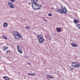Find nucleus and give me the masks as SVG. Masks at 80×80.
Segmentation results:
<instances>
[{"mask_svg":"<svg viewBox=\"0 0 80 80\" xmlns=\"http://www.w3.org/2000/svg\"><path fill=\"white\" fill-rule=\"evenodd\" d=\"M38 37H42L41 35H38Z\"/></svg>","mask_w":80,"mask_h":80,"instance_id":"nucleus-22","label":"nucleus"},{"mask_svg":"<svg viewBox=\"0 0 80 80\" xmlns=\"http://www.w3.org/2000/svg\"><path fill=\"white\" fill-rule=\"evenodd\" d=\"M13 33L14 35H15V36L17 37L18 36V32L17 31H14Z\"/></svg>","mask_w":80,"mask_h":80,"instance_id":"nucleus-10","label":"nucleus"},{"mask_svg":"<svg viewBox=\"0 0 80 80\" xmlns=\"http://www.w3.org/2000/svg\"><path fill=\"white\" fill-rule=\"evenodd\" d=\"M57 32H61L62 31H61V29L60 28H58L57 29Z\"/></svg>","mask_w":80,"mask_h":80,"instance_id":"nucleus-9","label":"nucleus"},{"mask_svg":"<svg viewBox=\"0 0 80 80\" xmlns=\"http://www.w3.org/2000/svg\"><path fill=\"white\" fill-rule=\"evenodd\" d=\"M28 5H30V4H31V3H28Z\"/></svg>","mask_w":80,"mask_h":80,"instance_id":"nucleus-25","label":"nucleus"},{"mask_svg":"<svg viewBox=\"0 0 80 80\" xmlns=\"http://www.w3.org/2000/svg\"><path fill=\"white\" fill-rule=\"evenodd\" d=\"M9 52H10V50L8 51V50H7L6 51V52L7 53H9Z\"/></svg>","mask_w":80,"mask_h":80,"instance_id":"nucleus-24","label":"nucleus"},{"mask_svg":"<svg viewBox=\"0 0 80 80\" xmlns=\"http://www.w3.org/2000/svg\"><path fill=\"white\" fill-rule=\"evenodd\" d=\"M29 75H32V76H35V73H29L28 74Z\"/></svg>","mask_w":80,"mask_h":80,"instance_id":"nucleus-16","label":"nucleus"},{"mask_svg":"<svg viewBox=\"0 0 80 80\" xmlns=\"http://www.w3.org/2000/svg\"><path fill=\"white\" fill-rule=\"evenodd\" d=\"M14 37L15 38V39H18V38H17L15 37V36H14Z\"/></svg>","mask_w":80,"mask_h":80,"instance_id":"nucleus-23","label":"nucleus"},{"mask_svg":"<svg viewBox=\"0 0 80 80\" xmlns=\"http://www.w3.org/2000/svg\"><path fill=\"white\" fill-rule=\"evenodd\" d=\"M44 21H45V22H46V20H45Z\"/></svg>","mask_w":80,"mask_h":80,"instance_id":"nucleus-29","label":"nucleus"},{"mask_svg":"<svg viewBox=\"0 0 80 80\" xmlns=\"http://www.w3.org/2000/svg\"><path fill=\"white\" fill-rule=\"evenodd\" d=\"M73 22L74 23H79V20H78L76 19L74 20Z\"/></svg>","mask_w":80,"mask_h":80,"instance_id":"nucleus-8","label":"nucleus"},{"mask_svg":"<svg viewBox=\"0 0 80 80\" xmlns=\"http://www.w3.org/2000/svg\"><path fill=\"white\" fill-rule=\"evenodd\" d=\"M8 26V24L7 22H5L3 24V27H7Z\"/></svg>","mask_w":80,"mask_h":80,"instance_id":"nucleus-14","label":"nucleus"},{"mask_svg":"<svg viewBox=\"0 0 80 80\" xmlns=\"http://www.w3.org/2000/svg\"><path fill=\"white\" fill-rule=\"evenodd\" d=\"M2 37L4 38V39H5V40H7V38L5 37V36H2Z\"/></svg>","mask_w":80,"mask_h":80,"instance_id":"nucleus-18","label":"nucleus"},{"mask_svg":"<svg viewBox=\"0 0 80 80\" xmlns=\"http://www.w3.org/2000/svg\"><path fill=\"white\" fill-rule=\"evenodd\" d=\"M38 40L40 43H43L44 42V39L43 36H42L41 37H38Z\"/></svg>","mask_w":80,"mask_h":80,"instance_id":"nucleus-4","label":"nucleus"},{"mask_svg":"<svg viewBox=\"0 0 80 80\" xmlns=\"http://www.w3.org/2000/svg\"><path fill=\"white\" fill-rule=\"evenodd\" d=\"M11 1L12 2H14L15 1V0H11Z\"/></svg>","mask_w":80,"mask_h":80,"instance_id":"nucleus-20","label":"nucleus"},{"mask_svg":"<svg viewBox=\"0 0 80 80\" xmlns=\"http://www.w3.org/2000/svg\"><path fill=\"white\" fill-rule=\"evenodd\" d=\"M46 77H47V78H53V77H52V76H50V75H47Z\"/></svg>","mask_w":80,"mask_h":80,"instance_id":"nucleus-11","label":"nucleus"},{"mask_svg":"<svg viewBox=\"0 0 80 80\" xmlns=\"http://www.w3.org/2000/svg\"><path fill=\"white\" fill-rule=\"evenodd\" d=\"M57 12L61 14H67V8L65 6H61V9H58L56 11Z\"/></svg>","mask_w":80,"mask_h":80,"instance_id":"nucleus-1","label":"nucleus"},{"mask_svg":"<svg viewBox=\"0 0 80 80\" xmlns=\"http://www.w3.org/2000/svg\"><path fill=\"white\" fill-rule=\"evenodd\" d=\"M52 38H49V40H52Z\"/></svg>","mask_w":80,"mask_h":80,"instance_id":"nucleus-27","label":"nucleus"},{"mask_svg":"<svg viewBox=\"0 0 80 80\" xmlns=\"http://www.w3.org/2000/svg\"><path fill=\"white\" fill-rule=\"evenodd\" d=\"M31 2H32V4H34L36 3L37 2H38V0H30Z\"/></svg>","mask_w":80,"mask_h":80,"instance_id":"nucleus-7","label":"nucleus"},{"mask_svg":"<svg viewBox=\"0 0 80 80\" xmlns=\"http://www.w3.org/2000/svg\"><path fill=\"white\" fill-rule=\"evenodd\" d=\"M17 37H20V38H22V35L21 34L18 33V36Z\"/></svg>","mask_w":80,"mask_h":80,"instance_id":"nucleus-15","label":"nucleus"},{"mask_svg":"<svg viewBox=\"0 0 80 80\" xmlns=\"http://www.w3.org/2000/svg\"><path fill=\"white\" fill-rule=\"evenodd\" d=\"M8 5L9 6L10 8H13L15 7L14 5H13V4L10 2H8Z\"/></svg>","mask_w":80,"mask_h":80,"instance_id":"nucleus-6","label":"nucleus"},{"mask_svg":"<svg viewBox=\"0 0 80 80\" xmlns=\"http://www.w3.org/2000/svg\"><path fill=\"white\" fill-rule=\"evenodd\" d=\"M8 48V47L7 46H5L4 47V50H7V49Z\"/></svg>","mask_w":80,"mask_h":80,"instance_id":"nucleus-17","label":"nucleus"},{"mask_svg":"<svg viewBox=\"0 0 80 80\" xmlns=\"http://www.w3.org/2000/svg\"><path fill=\"white\" fill-rule=\"evenodd\" d=\"M71 45L72 47H77V44H75L74 43H72L71 44Z\"/></svg>","mask_w":80,"mask_h":80,"instance_id":"nucleus-13","label":"nucleus"},{"mask_svg":"<svg viewBox=\"0 0 80 80\" xmlns=\"http://www.w3.org/2000/svg\"><path fill=\"white\" fill-rule=\"evenodd\" d=\"M52 14L51 13H49L48 14V16H49V17H52Z\"/></svg>","mask_w":80,"mask_h":80,"instance_id":"nucleus-19","label":"nucleus"},{"mask_svg":"<svg viewBox=\"0 0 80 80\" xmlns=\"http://www.w3.org/2000/svg\"><path fill=\"white\" fill-rule=\"evenodd\" d=\"M52 10H54V8H53V7L52 8Z\"/></svg>","mask_w":80,"mask_h":80,"instance_id":"nucleus-26","label":"nucleus"},{"mask_svg":"<svg viewBox=\"0 0 80 80\" xmlns=\"http://www.w3.org/2000/svg\"><path fill=\"white\" fill-rule=\"evenodd\" d=\"M32 7L34 10H40L41 8V6L39 5L37 3L32 4Z\"/></svg>","mask_w":80,"mask_h":80,"instance_id":"nucleus-2","label":"nucleus"},{"mask_svg":"<svg viewBox=\"0 0 80 80\" xmlns=\"http://www.w3.org/2000/svg\"><path fill=\"white\" fill-rule=\"evenodd\" d=\"M3 78L6 80H8L9 79V78L7 76L3 77Z\"/></svg>","mask_w":80,"mask_h":80,"instance_id":"nucleus-12","label":"nucleus"},{"mask_svg":"<svg viewBox=\"0 0 80 80\" xmlns=\"http://www.w3.org/2000/svg\"><path fill=\"white\" fill-rule=\"evenodd\" d=\"M17 48L18 50L20 53H23V51H22V48L19 45H18L17 47Z\"/></svg>","mask_w":80,"mask_h":80,"instance_id":"nucleus-5","label":"nucleus"},{"mask_svg":"<svg viewBox=\"0 0 80 80\" xmlns=\"http://www.w3.org/2000/svg\"><path fill=\"white\" fill-rule=\"evenodd\" d=\"M28 65H29L30 64L29 63H28Z\"/></svg>","mask_w":80,"mask_h":80,"instance_id":"nucleus-28","label":"nucleus"},{"mask_svg":"<svg viewBox=\"0 0 80 80\" xmlns=\"http://www.w3.org/2000/svg\"><path fill=\"white\" fill-rule=\"evenodd\" d=\"M72 65V67H74L79 68L80 67V63L76 62H73Z\"/></svg>","mask_w":80,"mask_h":80,"instance_id":"nucleus-3","label":"nucleus"},{"mask_svg":"<svg viewBox=\"0 0 80 80\" xmlns=\"http://www.w3.org/2000/svg\"><path fill=\"white\" fill-rule=\"evenodd\" d=\"M26 29H27V30H28V29H29V28H28V26H26Z\"/></svg>","mask_w":80,"mask_h":80,"instance_id":"nucleus-21","label":"nucleus"}]
</instances>
